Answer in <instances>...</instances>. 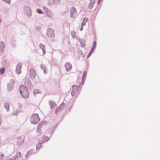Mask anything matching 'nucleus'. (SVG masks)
I'll return each instance as SVG.
<instances>
[{"label":"nucleus","instance_id":"nucleus-19","mask_svg":"<svg viewBox=\"0 0 160 160\" xmlns=\"http://www.w3.org/2000/svg\"><path fill=\"white\" fill-rule=\"evenodd\" d=\"M79 41L81 43V46L83 47L85 46L86 45L85 41L84 39H79Z\"/></svg>","mask_w":160,"mask_h":160},{"label":"nucleus","instance_id":"nucleus-26","mask_svg":"<svg viewBox=\"0 0 160 160\" xmlns=\"http://www.w3.org/2000/svg\"><path fill=\"white\" fill-rule=\"evenodd\" d=\"M61 107H60V106H59L58 107H57L55 110V113L56 114L58 113V112H59L61 110Z\"/></svg>","mask_w":160,"mask_h":160},{"label":"nucleus","instance_id":"nucleus-31","mask_svg":"<svg viewBox=\"0 0 160 160\" xmlns=\"http://www.w3.org/2000/svg\"><path fill=\"white\" fill-rule=\"evenodd\" d=\"M5 71V69L4 68H2L0 69V75L3 74Z\"/></svg>","mask_w":160,"mask_h":160},{"label":"nucleus","instance_id":"nucleus-46","mask_svg":"<svg viewBox=\"0 0 160 160\" xmlns=\"http://www.w3.org/2000/svg\"><path fill=\"white\" fill-rule=\"evenodd\" d=\"M102 0H98V4H99V3L101 2H102Z\"/></svg>","mask_w":160,"mask_h":160},{"label":"nucleus","instance_id":"nucleus-43","mask_svg":"<svg viewBox=\"0 0 160 160\" xmlns=\"http://www.w3.org/2000/svg\"><path fill=\"white\" fill-rule=\"evenodd\" d=\"M95 48L92 47L90 51L92 52L95 50Z\"/></svg>","mask_w":160,"mask_h":160},{"label":"nucleus","instance_id":"nucleus-22","mask_svg":"<svg viewBox=\"0 0 160 160\" xmlns=\"http://www.w3.org/2000/svg\"><path fill=\"white\" fill-rule=\"evenodd\" d=\"M88 21V19L87 18H84L83 21L81 23L82 26H85L86 24V22Z\"/></svg>","mask_w":160,"mask_h":160},{"label":"nucleus","instance_id":"nucleus-32","mask_svg":"<svg viewBox=\"0 0 160 160\" xmlns=\"http://www.w3.org/2000/svg\"><path fill=\"white\" fill-rule=\"evenodd\" d=\"M4 157V154L2 152H0V160H2Z\"/></svg>","mask_w":160,"mask_h":160},{"label":"nucleus","instance_id":"nucleus-2","mask_svg":"<svg viewBox=\"0 0 160 160\" xmlns=\"http://www.w3.org/2000/svg\"><path fill=\"white\" fill-rule=\"evenodd\" d=\"M40 119L38 114H34L32 115L30 118L31 122L33 124H37L40 120Z\"/></svg>","mask_w":160,"mask_h":160},{"label":"nucleus","instance_id":"nucleus-6","mask_svg":"<svg viewBox=\"0 0 160 160\" xmlns=\"http://www.w3.org/2000/svg\"><path fill=\"white\" fill-rule=\"evenodd\" d=\"M46 34L49 37L54 38L55 34L53 29L51 28H48Z\"/></svg>","mask_w":160,"mask_h":160},{"label":"nucleus","instance_id":"nucleus-16","mask_svg":"<svg viewBox=\"0 0 160 160\" xmlns=\"http://www.w3.org/2000/svg\"><path fill=\"white\" fill-rule=\"evenodd\" d=\"M5 48V45L2 42H0V52H3Z\"/></svg>","mask_w":160,"mask_h":160},{"label":"nucleus","instance_id":"nucleus-35","mask_svg":"<svg viewBox=\"0 0 160 160\" xmlns=\"http://www.w3.org/2000/svg\"><path fill=\"white\" fill-rule=\"evenodd\" d=\"M37 12L39 14H42L43 13V12L40 9H38L37 10Z\"/></svg>","mask_w":160,"mask_h":160},{"label":"nucleus","instance_id":"nucleus-15","mask_svg":"<svg viewBox=\"0 0 160 160\" xmlns=\"http://www.w3.org/2000/svg\"><path fill=\"white\" fill-rule=\"evenodd\" d=\"M40 140L42 142V143H43L49 140V138L48 137L43 135L42 137Z\"/></svg>","mask_w":160,"mask_h":160},{"label":"nucleus","instance_id":"nucleus-18","mask_svg":"<svg viewBox=\"0 0 160 160\" xmlns=\"http://www.w3.org/2000/svg\"><path fill=\"white\" fill-rule=\"evenodd\" d=\"M21 157V153L19 152H17L16 154L13 157L14 159H16Z\"/></svg>","mask_w":160,"mask_h":160},{"label":"nucleus","instance_id":"nucleus-24","mask_svg":"<svg viewBox=\"0 0 160 160\" xmlns=\"http://www.w3.org/2000/svg\"><path fill=\"white\" fill-rule=\"evenodd\" d=\"M41 68L44 71L45 74H46L47 73V68L44 65L42 64L41 65Z\"/></svg>","mask_w":160,"mask_h":160},{"label":"nucleus","instance_id":"nucleus-47","mask_svg":"<svg viewBox=\"0 0 160 160\" xmlns=\"http://www.w3.org/2000/svg\"><path fill=\"white\" fill-rule=\"evenodd\" d=\"M14 160V158H9L7 160Z\"/></svg>","mask_w":160,"mask_h":160},{"label":"nucleus","instance_id":"nucleus-29","mask_svg":"<svg viewBox=\"0 0 160 160\" xmlns=\"http://www.w3.org/2000/svg\"><path fill=\"white\" fill-rule=\"evenodd\" d=\"M87 75V72L86 71H84L82 75V78L83 79H85V78Z\"/></svg>","mask_w":160,"mask_h":160},{"label":"nucleus","instance_id":"nucleus-45","mask_svg":"<svg viewBox=\"0 0 160 160\" xmlns=\"http://www.w3.org/2000/svg\"><path fill=\"white\" fill-rule=\"evenodd\" d=\"M64 105V103L63 102H62L59 106L61 107L62 106H63Z\"/></svg>","mask_w":160,"mask_h":160},{"label":"nucleus","instance_id":"nucleus-12","mask_svg":"<svg viewBox=\"0 0 160 160\" xmlns=\"http://www.w3.org/2000/svg\"><path fill=\"white\" fill-rule=\"evenodd\" d=\"M90 2L88 5V7L89 9H92L95 2V0H89Z\"/></svg>","mask_w":160,"mask_h":160},{"label":"nucleus","instance_id":"nucleus-14","mask_svg":"<svg viewBox=\"0 0 160 160\" xmlns=\"http://www.w3.org/2000/svg\"><path fill=\"white\" fill-rule=\"evenodd\" d=\"M35 152L34 151V150L32 149L28 151L26 155H25V157L26 158H28V157L30 155H32L35 154Z\"/></svg>","mask_w":160,"mask_h":160},{"label":"nucleus","instance_id":"nucleus-1","mask_svg":"<svg viewBox=\"0 0 160 160\" xmlns=\"http://www.w3.org/2000/svg\"><path fill=\"white\" fill-rule=\"evenodd\" d=\"M19 92L22 97L25 98H27L29 97L28 90L26 87L23 85H21L19 87Z\"/></svg>","mask_w":160,"mask_h":160},{"label":"nucleus","instance_id":"nucleus-40","mask_svg":"<svg viewBox=\"0 0 160 160\" xmlns=\"http://www.w3.org/2000/svg\"><path fill=\"white\" fill-rule=\"evenodd\" d=\"M92 52H91V51H90V52H89L88 55V56H87V58H88L91 55V54H92Z\"/></svg>","mask_w":160,"mask_h":160},{"label":"nucleus","instance_id":"nucleus-28","mask_svg":"<svg viewBox=\"0 0 160 160\" xmlns=\"http://www.w3.org/2000/svg\"><path fill=\"white\" fill-rule=\"evenodd\" d=\"M71 34L73 38H77L76 36V32L74 31H72L71 32Z\"/></svg>","mask_w":160,"mask_h":160},{"label":"nucleus","instance_id":"nucleus-7","mask_svg":"<svg viewBox=\"0 0 160 160\" xmlns=\"http://www.w3.org/2000/svg\"><path fill=\"white\" fill-rule=\"evenodd\" d=\"M30 77L31 79H33L36 76L35 71L32 68H30L29 70Z\"/></svg>","mask_w":160,"mask_h":160},{"label":"nucleus","instance_id":"nucleus-36","mask_svg":"<svg viewBox=\"0 0 160 160\" xmlns=\"http://www.w3.org/2000/svg\"><path fill=\"white\" fill-rule=\"evenodd\" d=\"M4 2H5L6 3H8V4H9L10 3V2L11 0H3Z\"/></svg>","mask_w":160,"mask_h":160},{"label":"nucleus","instance_id":"nucleus-30","mask_svg":"<svg viewBox=\"0 0 160 160\" xmlns=\"http://www.w3.org/2000/svg\"><path fill=\"white\" fill-rule=\"evenodd\" d=\"M60 0H53V2L54 4H58L60 2Z\"/></svg>","mask_w":160,"mask_h":160},{"label":"nucleus","instance_id":"nucleus-20","mask_svg":"<svg viewBox=\"0 0 160 160\" xmlns=\"http://www.w3.org/2000/svg\"><path fill=\"white\" fill-rule=\"evenodd\" d=\"M49 105L51 109H53L56 106L55 102L52 101H50L49 102Z\"/></svg>","mask_w":160,"mask_h":160},{"label":"nucleus","instance_id":"nucleus-27","mask_svg":"<svg viewBox=\"0 0 160 160\" xmlns=\"http://www.w3.org/2000/svg\"><path fill=\"white\" fill-rule=\"evenodd\" d=\"M42 143H40L37 145L36 150L37 151L39 149L42 147V146L41 145Z\"/></svg>","mask_w":160,"mask_h":160},{"label":"nucleus","instance_id":"nucleus-33","mask_svg":"<svg viewBox=\"0 0 160 160\" xmlns=\"http://www.w3.org/2000/svg\"><path fill=\"white\" fill-rule=\"evenodd\" d=\"M40 93V90L38 89H35L33 91V93L34 94H38Z\"/></svg>","mask_w":160,"mask_h":160},{"label":"nucleus","instance_id":"nucleus-5","mask_svg":"<svg viewBox=\"0 0 160 160\" xmlns=\"http://www.w3.org/2000/svg\"><path fill=\"white\" fill-rule=\"evenodd\" d=\"M70 16L72 18H74L77 16V11L76 8L72 7L70 10Z\"/></svg>","mask_w":160,"mask_h":160},{"label":"nucleus","instance_id":"nucleus-25","mask_svg":"<svg viewBox=\"0 0 160 160\" xmlns=\"http://www.w3.org/2000/svg\"><path fill=\"white\" fill-rule=\"evenodd\" d=\"M4 107L7 110V111L8 112L9 111V104L8 103H4Z\"/></svg>","mask_w":160,"mask_h":160},{"label":"nucleus","instance_id":"nucleus-10","mask_svg":"<svg viewBox=\"0 0 160 160\" xmlns=\"http://www.w3.org/2000/svg\"><path fill=\"white\" fill-rule=\"evenodd\" d=\"M65 67L67 71H70L72 69V65L69 62H66L65 64Z\"/></svg>","mask_w":160,"mask_h":160},{"label":"nucleus","instance_id":"nucleus-42","mask_svg":"<svg viewBox=\"0 0 160 160\" xmlns=\"http://www.w3.org/2000/svg\"><path fill=\"white\" fill-rule=\"evenodd\" d=\"M95 48L92 47L90 51L92 52L95 50Z\"/></svg>","mask_w":160,"mask_h":160},{"label":"nucleus","instance_id":"nucleus-17","mask_svg":"<svg viewBox=\"0 0 160 160\" xmlns=\"http://www.w3.org/2000/svg\"><path fill=\"white\" fill-rule=\"evenodd\" d=\"M39 47L42 49L43 51V55H44L46 53L45 46L43 44H40L39 45Z\"/></svg>","mask_w":160,"mask_h":160},{"label":"nucleus","instance_id":"nucleus-13","mask_svg":"<svg viewBox=\"0 0 160 160\" xmlns=\"http://www.w3.org/2000/svg\"><path fill=\"white\" fill-rule=\"evenodd\" d=\"M24 139L22 137H19L17 141V144L18 145H20L22 144L24 141Z\"/></svg>","mask_w":160,"mask_h":160},{"label":"nucleus","instance_id":"nucleus-23","mask_svg":"<svg viewBox=\"0 0 160 160\" xmlns=\"http://www.w3.org/2000/svg\"><path fill=\"white\" fill-rule=\"evenodd\" d=\"M46 14L50 18H52L53 17V14L50 11L47 12Z\"/></svg>","mask_w":160,"mask_h":160},{"label":"nucleus","instance_id":"nucleus-3","mask_svg":"<svg viewBox=\"0 0 160 160\" xmlns=\"http://www.w3.org/2000/svg\"><path fill=\"white\" fill-rule=\"evenodd\" d=\"M78 87L77 85H73L72 86V90L71 92V95L72 96L78 95Z\"/></svg>","mask_w":160,"mask_h":160},{"label":"nucleus","instance_id":"nucleus-21","mask_svg":"<svg viewBox=\"0 0 160 160\" xmlns=\"http://www.w3.org/2000/svg\"><path fill=\"white\" fill-rule=\"evenodd\" d=\"M13 85H14L10 83H8L7 84V88L8 90L10 91L12 90L13 89Z\"/></svg>","mask_w":160,"mask_h":160},{"label":"nucleus","instance_id":"nucleus-11","mask_svg":"<svg viewBox=\"0 0 160 160\" xmlns=\"http://www.w3.org/2000/svg\"><path fill=\"white\" fill-rule=\"evenodd\" d=\"M45 124L46 122L45 121H43L38 125L37 129V132H41V128L42 127L43 125H44Z\"/></svg>","mask_w":160,"mask_h":160},{"label":"nucleus","instance_id":"nucleus-48","mask_svg":"<svg viewBox=\"0 0 160 160\" xmlns=\"http://www.w3.org/2000/svg\"><path fill=\"white\" fill-rule=\"evenodd\" d=\"M83 26H81V28L80 29V31H82L83 30Z\"/></svg>","mask_w":160,"mask_h":160},{"label":"nucleus","instance_id":"nucleus-8","mask_svg":"<svg viewBox=\"0 0 160 160\" xmlns=\"http://www.w3.org/2000/svg\"><path fill=\"white\" fill-rule=\"evenodd\" d=\"M24 83L26 86L29 87L31 88L33 87L31 84V82L29 78H25L24 80Z\"/></svg>","mask_w":160,"mask_h":160},{"label":"nucleus","instance_id":"nucleus-44","mask_svg":"<svg viewBox=\"0 0 160 160\" xmlns=\"http://www.w3.org/2000/svg\"><path fill=\"white\" fill-rule=\"evenodd\" d=\"M82 84L83 85L84 83V82L85 81V79H82Z\"/></svg>","mask_w":160,"mask_h":160},{"label":"nucleus","instance_id":"nucleus-37","mask_svg":"<svg viewBox=\"0 0 160 160\" xmlns=\"http://www.w3.org/2000/svg\"><path fill=\"white\" fill-rule=\"evenodd\" d=\"M96 44H97L96 41H94L93 43V44L92 47L95 48L96 46Z\"/></svg>","mask_w":160,"mask_h":160},{"label":"nucleus","instance_id":"nucleus-34","mask_svg":"<svg viewBox=\"0 0 160 160\" xmlns=\"http://www.w3.org/2000/svg\"><path fill=\"white\" fill-rule=\"evenodd\" d=\"M43 9L44 10V12L46 13L47 12H49V11L48 10V9L45 7H43Z\"/></svg>","mask_w":160,"mask_h":160},{"label":"nucleus","instance_id":"nucleus-41","mask_svg":"<svg viewBox=\"0 0 160 160\" xmlns=\"http://www.w3.org/2000/svg\"><path fill=\"white\" fill-rule=\"evenodd\" d=\"M2 122V118L1 116L0 115V125L1 124Z\"/></svg>","mask_w":160,"mask_h":160},{"label":"nucleus","instance_id":"nucleus-9","mask_svg":"<svg viewBox=\"0 0 160 160\" xmlns=\"http://www.w3.org/2000/svg\"><path fill=\"white\" fill-rule=\"evenodd\" d=\"M22 67V64L21 63H18L16 66V72L18 74H20L21 72V70Z\"/></svg>","mask_w":160,"mask_h":160},{"label":"nucleus","instance_id":"nucleus-39","mask_svg":"<svg viewBox=\"0 0 160 160\" xmlns=\"http://www.w3.org/2000/svg\"><path fill=\"white\" fill-rule=\"evenodd\" d=\"M18 114V112H13L12 113V115H17Z\"/></svg>","mask_w":160,"mask_h":160},{"label":"nucleus","instance_id":"nucleus-38","mask_svg":"<svg viewBox=\"0 0 160 160\" xmlns=\"http://www.w3.org/2000/svg\"><path fill=\"white\" fill-rule=\"evenodd\" d=\"M10 82H11V83H10L11 84L14 85L15 82L14 80L11 79L10 80Z\"/></svg>","mask_w":160,"mask_h":160},{"label":"nucleus","instance_id":"nucleus-4","mask_svg":"<svg viewBox=\"0 0 160 160\" xmlns=\"http://www.w3.org/2000/svg\"><path fill=\"white\" fill-rule=\"evenodd\" d=\"M23 9L25 14L28 17H31L32 16L31 9L29 7L25 6L23 7Z\"/></svg>","mask_w":160,"mask_h":160}]
</instances>
